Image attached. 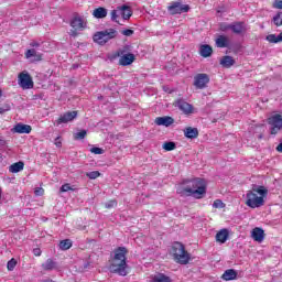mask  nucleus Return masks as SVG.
I'll return each instance as SVG.
<instances>
[{
  "label": "nucleus",
  "instance_id": "f257e3e1",
  "mask_svg": "<svg viewBox=\"0 0 282 282\" xmlns=\"http://www.w3.org/2000/svg\"><path fill=\"white\" fill-rule=\"evenodd\" d=\"M128 252L124 247L115 249L109 265V271L112 272V274H119V276H127L129 274V271H127V268H129V264H127Z\"/></svg>",
  "mask_w": 282,
  "mask_h": 282
},
{
  "label": "nucleus",
  "instance_id": "f03ea898",
  "mask_svg": "<svg viewBox=\"0 0 282 282\" xmlns=\"http://www.w3.org/2000/svg\"><path fill=\"white\" fill-rule=\"evenodd\" d=\"M183 184H186V186L177 189V193L182 195V197H194L195 199H202L204 198V195H206V185L200 178L187 180L184 181Z\"/></svg>",
  "mask_w": 282,
  "mask_h": 282
},
{
  "label": "nucleus",
  "instance_id": "7ed1b4c3",
  "mask_svg": "<svg viewBox=\"0 0 282 282\" xmlns=\"http://www.w3.org/2000/svg\"><path fill=\"white\" fill-rule=\"evenodd\" d=\"M268 196V189L264 186L253 184L251 191L247 192L246 205L249 208H261L265 204L263 197Z\"/></svg>",
  "mask_w": 282,
  "mask_h": 282
},
{
  "label": "nucleus",
  "instance_id": "20e7f679",
  "mask_svg": "<svg viewBox=\"0 0 282 282\" xmlns=\"http://www.w3.org/2000/svg\"><path fill=\"white\" fill-rule=\"evenodd\" d=\"M116 58H119L121 67H128V65H132L135 62V55L131 53V46L129 45L122 46L112 54L111 59L116 61Z\"/></svg>",
  "mask_w": 282,
  "mask_h": 282
},
{
  "label": "nucleus",
  "instance_id": "39448f33",
  "mask_svg": "<svg viewBox=\"0 0 282 282\" xmlns=\"http://www.w3.org/2000/svg\"><path fill=\"white\" fill-rule=\"evenodd\" d=\"M171 254L174 261L181 265H186L191 261V253L186 251L182 242H174L172 245Z\"/></svg>",
  "mask_w": 282,
  "mask_h": 282
},
{
  "label": "nucleus",
  "instance_id": "423d86ee",
  "mask_svg": "<svg viewBox=\"0 0 282 282\" xmlns=\"http://www.w3.org/2000/svg\"><path fill=\"white\" fill-rule=\"evenodd\" d=\"M118 36V31L116 29H107L101 32H97L94 35L95 43H98V45H106V43H109L111 39H116Z\"/></svg>",
  "mask_w": 282,
  "mask_h": 282
},
{
  "label": "nucleus",
  "instance_id": "0eeeda50",
  "mask_svg": "<svg viewBox=\"0 0 282 282\" xmlns=\"http://www.w3.org/2000/svg\"><path fill=\"white\" fill-rule=\"evenodd\" d=\"M191 6L188 4H183L182 0L173 1L170 3L167 7V12L172 15L175 14H184L186 12H189Z\"/></svg>",
  "mask_w": 282,
  "mask_h": 282
},
{
  "label": "nucleus",
  "instance_id": "6e6552de",
  "mask_svg": "<svg viewBox=\"0 0 282 282\" xmlns=\"http://www.w3.org/2000/svg\"><path fill=\"white\" fill-rule=\"evenodd\" d=\"M268 124H270L271 130L270 133L271 135H276L279 131L282 130V116L281 115H273L268 119Z\"/></svg>",
  "mask_w": 282,
  "mask_h": 282
},
{
  "label": "nucleus",
  "instance_id": "1a4fd4ad",
  "mask_svg": "<svg viewBox=\"0 0 282 282\" xmlns=\"http://www.w3.org/2000/svg\"><path fill=\"white\" fill-rule=\"evenodd\" d=\"M210 83V77L206 73H199L194 76V87L196 89H206Z\"/></svg>",
  "mask_w": 282,
  "mask_h": 282
},
{
  "label": "nucleus",
  "instance_id": "9d476101",
  "mask_svg": "<svg viewBox=\"0 0 282 282\" xmlns=\"http://www.w3.org/2000/svg\"><path fill=\"white\" fill-rule=\"evenodd\" d=\"M78 118V111H67L59 116V118L55 121L56 127L59 124H67V122H72Z\"/></svg>",
  "mask_w": 282,
  "mask_h": 282
},
{
  "label": "nucleus",
  "instance_id": "9b49d317",
  "mask_svg": "<svg viewBox=\"0 0 282 282\" xmlns=\"http://www.w3.org/2000/svg\"><path fill=\"white\" fill-rule=\"evenodd\" d=\"M19 85L22 87V89H32L34 87L32 76H30L28 73H20Z\"/></svg>",
  "mask_w": 282,
  "mask_h": 282
},
{
  "label": "nucleus",
  "instance_id": "f8f14e48",
  "mask_svg": "<svg viewBox=\"0 0 282 282\" xmlns=\"http://www.w3.org/2000/svg\"><path fill=\"white\" fill-rule=\"evenodd\" d=\"M154 124L158 127H171L172 124H175V119L171 116L156 117L154 119Z\"/></svg>",
  "mask_w": 282,
  "mask_h": 282
},
{
  "label": "nucleus",
  "instance_id": "ddd939ff",
  "mask_svg": "<svg viewBox=\"0 0 282 282\" xmlns=\"http://www.w3.org/2000/svg\"><path fill=\"white\" fill-rule=\"evenodd\" d=\"M231 32L238 35L246 34L248 32V25L243 21L234 22L231 23Z\"/></svg>",
  "mask_w": 282,
  "mask_h": 282
},
{
  "label": "nucleus",
  "instance_id": "4468645a",
  "mask_svg": "<svg viewBox=\"0 0 282 282\" xmlns=\"http://www.w3.org/2000/svg\"><path fill=\"white\" fill-rule=\"evenodd\" d=\"M175 107H177L180 111H183V113L186 116H188V113H193V105L188 104L184 99H177L175 101Z\"/></svg>",
  "mask_w": 282,
  "mask_h": 282
},
{
  "label": "nucleus",
  "instance_id": "2eb2a0df",
  "mask_svg": "<svg viewBox=\"0 0 282 282\" xmlns=\"http://www.w3.org/2000/svg\"><path fill=\"white\" fill-rule=\"evenodd\" d=\"M85 21L78 14L74 15L70 20V28H73V30H85Z\"/></svg>",
  "mask_w": 282,
  "mask_h": 282
},
{
  "label": "nucleus",
  "instance_id": "dca6fc26",
  "mask_svg": "<svg viewBox=\"0 0 282 282\" xmlns=\"http://www.w3.org/2000/svg\"><path fill=\"white\" fill-rule=\"evenodd\" d=\"M119 14H121L122 19L124 21H129L131 19L133 11H131V7L123 4L121 7H118Z\"/></svg>",
  "mask_w": 282,
  "mask_h": 282
},
{
  "label": "nucleus",
  "instance_id": "f3484780",
  "mask_svg": "<svg viewBox=\"0 0 282 282\" xmlns=\"http://www.w3.org/2000/svg\"><path fill=\"white\" fill-rule=\"evenodd\" d=\"M251 237L253 241H258V243H261L263 239H265V232L263 231V229L256 227L251 232Z\"/></svg>",
  "mask_w": 282,
  "mask_h": 282
},
{
  "label": "nucleus",
  "instance_id": "a211bd4d",
  "mask_svg": "<svg viewBox=\"0 0 282 282\" xmlns=\"http://www.w3.org/2000/svg\"><path fill=\"white\" fill-rule=\"evenodd\" d=\"M185 138L188 140H195V138L199 137V130L197 128L187 127L183 130Z\"/></svg>",
  "mask_w": 282,
  "mask_h": 282
},
{
  "label": "nucleus",
  "instance_id": "6ab92c4d",
  "mask_svg": "<svg viewBox=\"0 0 282 282\" xmlns=\"http://www.w3.org/2000/svg\"><path fill=\"white\" fill-rule=\"evenodd\" d=\"M229 237H230V231H228V229H220L216 234V241L218 243H226V241H228Z\"/></svg>",
  "mask_w": 282,
  "mask_h": 282
},
{
  "label": "nucleus",
  "instance_id": "aec40b11",
  "mask_svg": "<svg viewBox=\"0 0 282 282\" xmlns=\"http://www.w3.org/2000/svg\"><path fill=\"white\" fill-rule=\"evenodd\" d=\"M14 133H32V126L24 123H17L13 128Z\"/></svg>",
  "mask_w": 282,
  "mask_h": 282
},
{
  "label": "nucleus",
  "instance_id": "412c9836",
  "mask_svg": "<svg viewBox=\"0 0 282 282\" xmlns=\"http://www.w3.org/2000/svg\"><path fill=\"white\" fill-rule=\"evenodd\" d=\"M235 63H237V62L230 55H225L220 58V65H221V67H225L226 69H230V67H232V65H235Z\"/></svg>",
  "mask_w": 282,
  "mask_h": 282
},
{
  "label": "nucleus",
  "instance_id": "4be33fe9",
  "mask_svg": "<svg viewBox=\"0 0 282 282\" xmlns=\"http://www.w3.org/2000/svg\"><path fill=\"white\" fill-rule=\"evenodd\" d=\"M199 54L203 56V58H208L213 56V46L208 44L200 45Z\"/></svg>",
  "mask_w": 282,
  "mask_h": 282
},
{
  "label": "nucleus",
  "instance_id": "5701e85b",
  "mask_svg": "<svg viewBox=\"0 0 282 282\" xmlns=\"http://www.w3.org/2000/svg\"><path fill=\"white\" fill-rule=\"evenodd\" d=\"M229 45H230V40L228 39V36L219 35L216 39V47L224 48V47H229Z\"/></svg>",
  "mask_w": 282,
  "mask_h": 282
},
{
  "label": "nucleus",
  "instance_id": "b1692460",
  "mask_svg": "<svg viewBox=\"0 0 282 282\" xmlns=\"http://www.w3.org/2000/svg\"><path fill=\"white\" fill-rule=\"evenodd\" d=\"M150 282H173V280H171V276L164 273H156L151 276Z\"/></svg>",
  "mask_w": 282,
  "mask_h": 282
},
{
  "label": "nucleus",
  "instance_id": "393cba45",
  "mask_svg": "<svg viewBox=\"0 0 282 282\" xmlns=\"http://www.w3.org/2000/svg\"><path fill=\"white\" fill-rule=\"evenodd\" d=\"M237 279V271L235 269H228L221 275L223 281H235Z\"/></svg>",
  "mask_w": 282,
  "mask_h": 282
},
{
  "label": "nucleus",
  "instance_id": "a878e982",
  "mask_svg": "<svg viewBox=\"0 0 282 282\" xmlns=\"http://www.w3.org/2000/svg\"><path fill=\"white\" fill-rule=\"evenodd\" d=\"M108 14L107 9L105 7H99L93 11V17L95 19H106Z\"/></svg>",
  "mask_w": 282,
  "mask_h": 282
},
{
  "label": "nucleus",
  "instance_id": "bb28decb",
  "mask_svg": "<svg viewBox=\"0 0 282 282\" xmlns=\"http://www.w3.org/2000/svg\"><path fill=\"white\" fill-rule=\"evenodd\" d=\"M24 167H25V163H23V161H19L9 166V172L10 173H21V171H23Z\"/></svg>",
  "mask_w": 282,
  "mask_h": 282
},
{
  "label": "nucleus",
  "instance_id": "cd10ccee",
  "mask_svg": "<svg viewBox=\"0 0 282 282\" xmlns=\"http://www.w3.org/2000/svg\"><path fill=\"white\" fill-rule=\"evenodd\" d=\"M42 269L45 271L56 270V261L52 260V258L47 259L42 263Z\"/></svg>",
  "mask_w": 282,
  "mask_h": 282
},
{
  "label": "nucleus",
  "instance_id": "c85d7f7f",
  "mask_svg": "<svg viewBox=\"0 0 282 282\" xmlns=\"http://www.w3.org/2000/svg\"><path fill=\"white\" fill-rule=\"evenodd\" d=\"M69 248H72L70 239H64L59 241V250H69Z\"/></svg>",
  "mask_w": 282,
  "mask_h": 282
},
{
  "label": "nucleus",
  "instance_id": "c756f323",
  "mask_svg": "<svg viewBox=\"0 0 282 282\" xmlns=\"http://www.w3.org/2000/svg\"><path fill=\"white\" fill-rule=\"evenodd\" d=\"M273 23H274V25H276V28H280V25H282V12H278L273 17Z\"/></svg>",
  "mask_w": 282,
  "mask_h": 282
},
{
  "label": "nucleus",
  "instance_id": "7c9ffc66",
  "mask_svg": "<svg viewBox=\"0 0 282 282\" xmlns=\"http://www.w3.org/2000/svg\"><path fill=\"white\" fill-rule=\"evenodd\" d=\"M163 149L165 151H175V149H176L175 142H173V141L165 142L163 144Z\"/></svg>",
  "mask_w": 282,
  "mask_h": 282
},
{
  "label": "nucleus",
  "instance_id": "2f4dec72",
  "mask_svg": "<svg viewBox=\"0 0 282 282\" xmlns=\"http://www.w3.org/2000/svg\"><path fill=\"white\" fill-rule=\"evenodd\" d=\"M85 138H87V130H82L74 134L75 140H85Z\"/></svg>",
  "mask_w": 282,
  "mask_h": 282
},
{
  "label": "nucleus",
  "instance_id": "473e14b6",
  "mask_svg": "<svg viewBox=\"0 0 282 282\" xmlns=\"http://www.w3.org/2000/svg\"><path fill=\"white\" fill-rule=\"evenodd\" d=\"M265 41H268L269 43H280L279 35L276 34L267 35Z\"/></svg>",
  "mask_w": 282,
  "mask_h": 282
},
{
  "label": "nucleus",
  "instance_id": "72a5a7b5",
  "mask_svg": "<svg viewBox=\"0 0 282 282\" xmlns=\"http://www.w3.org/2000/svg\"><path fill=\"white\" fill-rule=\"evenodd\" d=\"M86 176L89 180H98V177H100V173L98 171L87 172Z\"/></svg>",
  "mask_w": 282,
  "mask_h": 282
},
{
  "label": "nucleus",
  "instance_id": "f704fd0d",
  "mask_svg": "<svg viewBox=\"0 0 282 282\" xmlns=\"http://www.w3.org/2000/svg\"><path fill=\"white\" fill-rule=\"evenodd\" d=\"M110 17H111V21H115L116 23H118V17H120V11H118V7L117 9L110 12Z\"/></svg>",
  "mask_w": 282,
  "mask_h": 282
},
{
  "label": "nucleus",
  "instance_id": "c9c22d12",
  "mask_svg": "<svg viewBox=\"0 0 282 282\" xmlns=\"http://www.w3.org/2000/svg\"><path fill=\"white\" fill-rule=\"evenodd\" d=\"M219 30H220V32H228V30H232V24L223 22L219 24Z\"/></svg>",
  "mask_w": 282,
  "mask_h": 282
},
{
  "label": "nucleus",
  "instance_id": "e433bc0d",
  "mask_svg": "<svg viewBox=\"0 0 282 282\" xmlns=\"http://www.w3.org/2000/svg\"><path fill=\"white\" fill-rule=\"evenodd\" d=\"M7 268H8L9 272H12V270H14V268H17V260L14 258L9 260L7 263Z\"/></svg>",
  "mask_w": 282,
  "mask_h": 282
},
{
  "label": "nucleus",
  "instance_id": "4c0bfd02",
  "mask_svg": "<svg viewBox=\"0 0 282 282\" xmlns=\"http://www.w3.org/2000/svg\"><path fill=\"white\" fill-rule=\"evenodd\" d=\"M90 153H95V155H102V153H105V150H102V148L94 147L90 149Z\"/></svg>",
  "mask_w": 282,
  "mask_h": 282
},
{
  "label": "nucleus",
  "instance_id": "58836bf2",
  "mask_svg": "<svg viewBox=\"0 0 282 282\" xmlns=\"http://www.w3.org/2000/svg\"><path fill=\"white\" fill-rule=\"evenodd\" d=\"M25 56L26 58H32V56H36V50L34 48L28 50L25 53Z\"/></svg>",
  "mask_w": 282,
  "mask_h": 282
},
{
  "label": "nucleus",
  "instance_id": "ea45409f",
  "mask_svg": "<svg viewBox=\"0 0 282 282\" xmlns=\"http://www.w3.org/2000/svg\"><path fill=\"white\" fill-rule=\"evenodd\" d=\"M214 208H224V202L221 199H216L213 204Z\"/></svg>",
  "mask_w": 282,
  "mask_h": 282
},
{
  "label": "nucleus",
  "instance_id": "a19ab883",
  "mask_svg": "<svg viewBox=\"0 0 282 282\" xmlns=\"http://www.w3.org/2000/svg\"><path fill=\"white\" fill-rule=\"evenodd\" d=\"M133 30L131 29H126L123 31H121V34H123V36H133Z\"/></svg>",
  "mask_w": 282,
  "mask_h": 282
},
{
  "label": "nucleus",
  "instance_id": "79ce46f5",
  "mask_svg": "<svg viewBox=\"0 0 282 282\" xmlns=\"http://www.w3.org/2000/svg\"><path fill=\"white\" fill-rule=\"evenodd\" d=\"M273 8H275V10H282V0H275L273 2Z\"/></svg>",
  "mask_w": 282,
  "mask_h": 282
},
{
  "label": "nucleus",
  "instance_id": "37998d69",
  "mask_svg": "<svg viewBox=\"0 0 282 282\" xmlns=\"http://www.w3.org/2000/svg\"><path fill=\"white\" fill-rule=\"evenodd\" d=\"M67 191H72V186H69V184L62 185L61 192L62 193H67Z\"/></svg>",
  "mask_w": 282,
  "mask_h": 282
},
{
  "label": "nucleus",
  "instance_id": "c03bdc74",
  "mask_svg": "<svg viewBox=\"0 0 282 282\" xmlns=\"http://www.w3.org/2000/svg\"><path fill=\"white\" fill-rule=\"evenodd\" d=\"M117 202L116 200H110L108 203L105 204L106 208H113V206H117Z\"/></svg>",
  "mask_w": 282,
  "mask_h": 282
},
{
  "label": "nucleus",
  "instance_id": "a18cd8bd",
  "mask_svg": "<svg viewBox=\"0 0 282 282\" xmlns=\"http://www.w3.org/2000/svg\"><path fill=\"white\" fill-rule=\"evenodd\" d=\"M6 111H10V105H6L3 107H0V113H6Z\"/></svg>",
  "mask_w": 282,
  "mask_h": 282
},
{
  "label": "nucleus",
  "instance_id": "49530a36",
  "mask_svg": "<svg viewBox=\"0 0 282 282\" xmlns=\"http://www.w3.org/2000/svg\"><path fill=\"white\" fill-rule=\"evenodd\" d=\"M55 147H57L58 149H61V147H63V142L61 141V137H57L55 139Z\"/></svg>",
  "mask_w": 282,
  "mask_h": 282
},
{
  "label": "nucleus",
  "instance_id": "de8ad7c7",
  "mask_svg": "<svg viewBox=\"0 0 282 282\" xmlns=\"http://www.w3.org/2000/svg\"><path fill=\"white\" fill-rule=\"evenodd\" d=\"M41 253H42V251H41L40 248L33 249V254H34L35 257H41Z\"/></svg>",
  "mask_w": 282,
  "mask_h": 282
},
{
  "label": "nucleus",
  "instance_id": "09e8293b",
  "mask_svg": "<svg viewBox=\"0 0 282 282\" xmlns=\"http://www.w3.org/2000/svg\"><path fill=\"white\" fill-rule=\"evenodd\" d=\"M69 35L70 36H78V30H76V29L70 30Z\"/></svg>",
  "mask_w": 282,
  "mask_h": 282
},
{
  "label": "nucleus",
  "instance_id": "8fccbe9b",
  "mask_svg": "<svg viewBox=\"0 0 282 282\" xmlns=\"http://www.w3.org/2000/svg\"><path fill=\"white\" fill-rule=\"evenodd\" d=\"M34 193H35V195L41 197V195H43V188H36Z\"/></svg>",
  "mask_w": 282,
  "mask_h": 282
},
{
  "label": "nucleus",
  "instance_id": "3c124183",
  "mask_svg": "<svg viewBox=\"0 0 282 282\" xmlns=\"http://www.w3.org/2000/svg\"><path fill=\"white\" fill-rule=\"evenodd\" d=\"M6 139H3V137H0V147H6Z\"/></svg>",
  "mask_w": 282,
  "mask_h": 282
},
{
  "label": "nucleus",
  "instance_id": "603ef678",
  "mask_svg": "<svg viewBox=\"0 0 282 282\" xmlns=\"http://www.w3.org/2000/svg\"><path fill=\"white\" fill-rule=\"evenodd\" d=\"M30 45L31 47H39L41 44L39 42H32Z\"/></svg>",
  "mask_w": 282,
  "mask_h": 282
},
{
  "label": "nucleus",
  "instance_id": "864d4df0",
  "mask_svg": "<svg viewBox=\"0 0 282 282\" xmlns=\"http://www.w3.org/2000/svg\"><path fill=\"white\" fill-rule=\"evenodd\" d=\"M276 151H278L279 153H282V142L279 143V145L276 147Z\"/></svg>",
  "mask_w": 282,
  "mask_h": 282
},
{
  "label": "nucleus",
  "instance_id": "5fc2aeb1",
  "mask_svg": "<svg viewBox=\"0 0 282 282\" xmlns=\"http://www.w3.org/2000/svg\"><path fill=\"white\" fill-rule=\"evenodd\" d=\"M278 41H280V43H282V32L278 35Z\"/></svg>",
  "mask_w": 282,
  "mask_h": 282
},
{
  "label": "nucleus",
  "instance_id": "6e6d98bb",
  "mask_svg": "<svg viewBox=\"0 0 282 282\" xmlns=\"http://www.w3.org/2000/svg\"><path fill=\"white\" fill-rule=\"evenodd\" d=\"M84 268H85V270H87V268H89V262L85 263Z\"/></svg>",
  "mask_w": 282,
  "mask_h": 282
},
{
  "label": "nucleus",
  "instance_id": "4d7b16f0",
  "mask_svg": "<svg viewBox=\"0 0 282 282\" xmlns=\"http://www.w3.org/2000/svg\"><path fill=\"white\" fill-rule=\"evenodd\" d=\"M3 162V155L0 154V163Z\"/></svg>",
  "mask_w": 282,
  "mask_h": 282
},
{
  "label": "nucleus",
  "instance_id": "13d9d810",
  "mask_svg": "<svg viewBox=\"0 0 282 282\" xmlns=\"http://www.w3.org/2000/svg\"><path fill=\"white\" fill-rule=\"evenodd\" d=\"M3 96V91L0 89V97Z\"/></svg>",
  "mask_w": 282,
  "mask_h": 282
},
{
  "label": "nucleus",
  "instance_id": "bf43d9fd",
  "mask_svg": "<svg viewBox=\"0 0 282 282\" xmlns=\"http://www.w3.org/2000/svg\"><path fill=\"white\" fill-rule=\"evenodd\" d=\"M1 193H2V189H1V187H0V199H1Z\"/></svg>",
  "mask_w": 282,
  "mask_h": 282
},
{
  "label": "nucleus",
  "instance_id": "052dcab7",
  "mask_svg": "<svg viewBox=\"0 0 282 282\" xmlns=\"http://www.w3.org/2000/svg\"><path fill=\"white\" fill-rule=\"evenodd\" d=\"M259 138L261 139V138H263V135H262V134H260V135H259Z\"/></svg>",
  "mask_w": 282,
  "mask_h": 282
}]
</instances>
